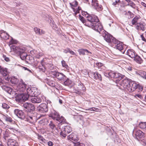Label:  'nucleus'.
I'll return each instance as SVG.
<instances>
[{
	"instance_id": "f257e3e1",
	"label": "nucleus",
	"mask_w": 146,
	"mask_h": 146,
	"mask_svg": "<svg viewBox=\"0 0 146 146\" xmlns=\"http://www.w3.org/2000/svg\"><path fill=\"white\" fill-rule=\"evenodd\" d=\"M96 18H94L88 23H86L87 26L92 28L93 29L101 34V32L104 31L102 25L99 22V20L96 16Z\"/></svg>"
},
{
	"instance_id": "f03ea898",
	"label": "nucleus",
	"mask_w": 146,
	"mask_h": 146,
	"mask_svg": "<svg viewBox=\"0 0 146 146\" xmlns=\"http://www.w3.org/2000/svg\"><path fill=\"white\" fill-rule=\"evenodd\" d=\"M49 116L57 121V125L59 129L60 128L61 126L66 123L64 118L62 116H60L58 113L55 111L52 112L49 115Z\"/></svg>"
},
{
	"instance_id": "7ed1b4c3",
	"label": "nucleus",
	"mask_w": 146,
	"mask_h": 146,
	"mask_svg": "<svg viewBox=\"0 0 146 146\" xmlns=\"http://www.w3.org/2000/svg\"><path fill=\"white\" fill-rule=\"evenodd\" d=\"M11 49L15 53L19 55L22 60L26 59L28 55L25 52V48L13 46L11 47Z\"/></svg>"
},
{
	"instance_id": "20e7f679",
	"label": "nucleus",
	"mask_w": 146,
	"mask_h": 146,
	"mask_svg": "<svg viewBox=\"0 0 146 146\" xmlns=\"http://www.w3.org/2000/svg\"><path fill=\"white\" fill-rule=\"evenodd\" d=\"M102 34V36L104 37V39L108 42L111 43L112 44L114 42L115 38L112 36L108 34L106 31L104 30Z\"/></svg>"
},
{
	"instance_id": "39448f33",
	"label": "nucleus",
	"mask_w": 146,
	"mask_h": 146,
	"mask_svg": "<svg viewBox=\"0 0 146 146\" xmlns=\"http://www.w3.org/2000/svg\"><path fill=\"white\" fill-rule=\"evenodd\" d=\"M37 91V89L36 88H27L26 89V91L28 94L27 97H32L38 95L39 94Z\"/></svg>"
},
{
	"instance_id": "423d86ee",
	"label": "nucleus",
	"mask_w": 146,
	"mask_h": 146,
	"mask_svg": "<svg viewBox=\"0 0 146 146\" xmlns=\"http://www.w3.org/2000/svg\"><path fill=\"white\" fill-rule=\"evenodd\" d=\"M77 89L76 90V93L80 95L83 94L86 90V88L83 84L80 82L78 84H76Z\"/></svg>"
},
{
	"instance_id": "0eeeda50",
	"label": "nucleus",
	"mask_w": 146,
	"mask_h": 146,
	"mask_svg": "<svg viewBox=\"0 0 146 146\" xmlns=\"http://www.w3.org/2000/svg\"><path fill=\"white\" fill-rule=\"evenodd\" d=\"M72 131V128L70 126H65L63 127L62 130L60 132V135L65 137L68 134L70 133Z\"/></svg>"
},
{
	"instance_id": "6e6552de",
	"label": "nucleus",
	"mask_w": 146,
	"mask_h": 146,
	"mask_svg": "<svg viewBox=\"0 0 146 146\" xmlns=\"http://www.w3.org/2000/svg\"><path fill=\"white\" fill-rule=\"evenodd\" d=\"M37 111L41 113H44L47 112L48 110V105L42 103L37 107Z\"/></svg>"
},
{
	"instance_id": "1a4fd4ad",
	"label": "nucleus",
	"mask_w": 146,
	"mask_h": 146,
	"mask_svg": "<svg viewBox=\"0 0 146 146\" xmlns=\"http://www.w3.org/2000/svg\"><path fill=\"white\" fill-rule=\"evenodd\" d=\"M23 106L24 110L27 112H31L34 110L35 109V107L33 104L28 103L23 104Z\"/></svg>"
},
{
	"instance_id": "9d476101",
	"label": "nucleus",
	"mask_w": 146,
	"mask_h": 146,
	"mask_svg": "<svg viewBox=\"0 0 146 146\" xmlns=\"http://www.w3.org/2000/svg\"><path fill=\"white\" fill-rule=\"evenodd\" d=\"M138 85L133 81H130L128 86L127 88V90L129 92H132L134 91L137 88Z\"/></svg>"
},
{
	"instance_id": "9b49d317",
	"label": "nucleus",
	"mask_w": 146,
	"mask_h": 146,
	"mask_svg": "<svg viewBox=\"0 0 146 146\" xmlns=\"http://www.w3.org/2000/svg\"><path fill=\"white\" fill-rule=\"evenodd\" d=\"M29 100L27 95H25L23 94H18L16 98V101L18 102H22Z\"/></svg>"
},
{
	"instance_id": "f8f14e48",
	"label": "nucleus",
	"mask_w": 146,
	"mask_h": 146,
	"mask_svg": "<svg viewBox=\"0 0 146 146\" xmlns=\"http://www.w3.org/2000/svg\"><path fill=\"white\" fill-rule=\"evenodd\" d=\"M14 112L15 115L21 119L24 120L25 119V114L22 111L18 109H15L14 110Z\"/></svg>"
},
{
	"instance_id": "ddd939ff",
	"label": "nucleus",
	"mask_w": 146,
	"mask_h": 146,
	"mask_svg": "<svg viewBox=\"0 0 146 146\" xmlns=\"http://www.w3.org/2000/svg\"><path fill=\"white\" fill-rule=\"evenodd\" d=\"M29 100L31 101L33 103H39L42 102V99L41 97L35 96L32 97H29Z\"/></svg>"
},
{
	"instance_id": "4468645a",
	"label": "nucleus",
	"mask_w": 146,
	"mask_h": 146,
	"mask_svg": "<svg viewBox=\"0 0 146 146\" xmlns=\"http://www.w3.org/2000/svg\"><path fill=\"white\" fill-rule=\"evenodd\" d=\"M111 78L116 79L115 80L116 81H120L123 77L124 76H123L121 74L118 73H115L112 71V73L111 74Z\"/></svg>"
},
{
	"instance_id": "2eb2a0df",
	"label": "nucleus",
	"mask_w": 146,
	"mask_h": 146,
	"mask_svg": "<svg viewBox=\"0 0 146 146\" xmlns=\"http://www.w3.org/2000/svg\"><path fill=\"white\" fill-rule=\"evenodd\" d=\"M26 84L22 82L20 83L17 87V89L20 92H23L26 90Z\"/></svg>"
},
{
	"instance_id": "dca6fc26",
	"label": "nucleus",
	"mask_w": 146,
	"mask_h": 146,
	"mask_svg": "<svg viewBox=\"0 0 146 146\" xmlns=\"http://www.w3.org/2000/svg\"><path fill=\"white\" fill-rule=\"evenodd\" d=\"M130 82V81L128 79H125L122 80L120 82V84L124 88L127 90Z\"/></svg>"
},
{
	"instance_id": "f3484780",
	"label": "nucleus",
	"mask_w": 146,
	"mask_h": 146,
	"mask_svg": "<svg viewBox=\"0 0 146 146\" xmlns=\"http://www.w3.org/2000/svg\"><path fill=\"white\" fill-rule=\"evenodd\" d=\"M92 5L98 11H100L102 9V5H99L97 0H92Z\"/></svg>"
},
{
	"instance_id": "a211bd4d",
	"label": "nucleus",
	"mask_w": 146,
	"mask_h": 146,
	"mask_svg": "<svg viewBox=\"0 0 146 146\" xmlns=\"http://www.w3.org/2000/svg\"><path fill=\"white\" fill-rule=\"evenodd\" d=\"M112 44H116L115 46L116 48L118 50L121 51L123 49V43L116 39L114 40V42Z\"/></svg>"
},
{
	"instance_id": "6ab92c4d",
	"label": "nucleus",
	"mask_w": 146,
	"mask_h": 146,
	"mask_svg": "<svg viewBox=\"0 0 146 146\" xmlns=\"http://www.w3.org/2000/svg\"><path fill=\"white\" fill-rule=\"evenodd\" d=\"M30 52L32 55L37 58H39L43 55V53L38 52L37 51L35 50L31 51Z\"/></svg>"
},
{
	"instance_id": "aec40b11",
	"label": "nucleus",
	"mask_w": 146,
	"mask_h": 146,
	"mask_svg": "<svg viewBox=\"0 0 146 146\" xmlns=\"http://www.w3.org/2000/svg\"><path fill=\"white\" fill-rule=\"evenodd\" d=\"M68 139L77 142L79 139L77 135L74 133H72L67 137Z\"/></svg>"
},
{
	"instance_id": "412c9836",
	"label": "nucleus",
	"mask_w": 146,
	"mask_h": 146,
	"mask_svg": "<svg viewBox=\"0 0 146 146\" xmlns=\"http://www.w3.org/2000/svg\"><path fill=\"white\" fill-rule=\"evenodd\" d=\"M144 133L139 130L136 129L135 132V137L137 140L142 138L144 136Z\"/></svg>"
},
{
	"instance_id": "4be33fe9",
	"label": "nucleus",
	"mask_w": 146,
	"mask_h": 146,
	"mask_svg": "<svg viewBox=\"0 0 146 146\" xmlns=\"http://www.w3.org/2000/svg\"><path fill=\"white\" fill-rule=\"evenodd\" d=\"M25 119H26L25 120L31 123H33L36 121L37 119L36 118L35 116L32 115H27V116H26Z\"/></svg>"
},
{
	"instance_id": "5701e85b",
	"label": "nucleus",
	"mask_w": 146,
	"mask_h": 146,
	"mask_svg": "<svg viewBox=\"0 0 146 146\" xmlns=\"http://www.w3.org/2000/svg\"><path fill=\"white\" fill-rule=\"evenodd\" d=\"M83 15L87 18V20L89 21V22L92 21L93 19L96 18V16L93 15H90L87 12H84L83 13Z\"/></svg>"
},
{
	"instance_id": "b1692460",
	"label": "nucleus",
	"mask_w": 146,
	"mask_h": 146,
	"mask_svg": "<svg viewBox=\"0 0 146 146\" xmlns=\"http://www.w3.org/2000/svg\"><path fill=\"white\" fill-rule=\"evenodd\" d=\"M145 26V24L144 23H137L136 27V28L137 30L144 31H145L146 29Z\"/></svg>"
},
{
	"instance_id": "393cba45",
	"label": "nucleus",
	"mask_w": 146,
	"mask_h": 146,
	"mask_svg": "<svg viewBox=\"0 0 146 146\" xmlns=\"http://www.w3.org/2000/svg\"><path fill=\"white\" fill-rule=\"evenodd\" d=\"M7 145L8 146H19L18 144L15 140L11 139L8 140Z\"/></svg>"
},
{
	"instance_id": "a878e982",
	"label": "nucleus",
	"mask_w": 146,
	"mask_h": 146,
	"mask_svg": "<svg viewBox=\"0 0 146 146\" xmlns=\"http://www.w3.org/2000/svg\"><path fill=\"white\" fill-rule=\"evenodd\" d=\"M9 35L5 31L3 30L0 31V37L4 39H8L9 37Z\"/></svg>"
},
{
	"instance_id": "bb28decb",
	"label": "nucleus",
	"mask_w": 146,
	"mask_h": 146,
	"mask_svg": "<svg viewBox=\"0 0 146 146\" xmlns=\"http://www.w3.org/2000/svg\"><path fill=\"white\" fill-rule=\"evenodd\" d=\"M126 53L127 54L132 58H134L136 54L134 50L131 49L128 50Z\"/></svg>"
},
{
	"instance_id": "cd10ccee",
	"label": "nucleus",
	"mask_w": 146,
	"mask_h": 146,
	"mask_svg": "<svg viewBox=\"0 0 146 146\" xmlns=\"http://www.w3.org/2000/svg\"><path fill=\"white\" fill-rule=\"evenodd\" d=\"M26 61L29 63L34 64L36 65L37 64L34 62V58L28 55L27 56V58L26 59Z\"/></svg>"
},
{
	"instance_id": "c85d7f7f",
	"label": "nucleus",
	"mask_w": 146,
	"mask_h": 146,
	"mask_svg": "<svg viewBox=\"0 0 146 146\" xmlns=\"http://www.w3.org/2000/svg\"><path fill=\"white\" fill-rule=\"evenodd\" d=\"M56 78L58 80L63 81L66 80V77L63 73L59 72Z\"/></svg>"
},
{
	"instance_id": "c756f323",
	"label": "nucleus",
	"mask_w": 146,
	"mask_h": 146,
	"mask_svg": "<svg viewBox=\"0 0 146 146\" xmlns=\"http://www.w3.org/2000/svg\"><path fill=\"white\" fill-rule=\"evenodd\" d=\"M3 90L7 92L9 94H11L13 93L12 89L8 86H4L2 87Z\"/></svg>"
},
{
	"instance_id": "7c9ffc66",
	"label": "nucleus",
	"mask_w": 146,
	"mask_h": 146,
	"mask_svg": "<svg viewBox=\"0 0 146 146\" xmlns=\"http://www.w3.org/2000/svg\"><path fill=\"white\" fill-rule=\"evenodd\" d=\"M78 51L80 55H84L86 54V53L91 54V52L88 50H87L83 48L79 49Z\"/></svg>"
},
{
	"instance_id": "2f4dec72",
	"label": "nucleus",
	"mask_w": 146,
	"mask_h": 146,
	"mask_svg": "<svg viewBox=\"0 0 146 146\" xmlns=\"http://www.w3.org/2000/svg\"><path fill=\"white\" fill-rule=\"evenodd\" d=\"M141 18V17L139 16H136L131 21V23L132 25H137V22L139 21Z\"/></svg>"
},
{
	"instance_id": "473e14b6",
	"label": "nucleus",
	"mask_w": 146,
	"mask_h": 146,
	"mask_svg": "<svg viewBox=\"0 0 146 146\" xmlns=\"http://www.w3.org/2000/svg\"><path fill=\"white\" fill-rule=\"evenodd\" d=\"M3 117L5 120L7 122L10 123H12L13 121L12 118L7 115H4Z\"/></svg>"
},
{
	"instance_id": "72a5a7b5",
	"label": "nucleus",
	"mask_w": 146,
	"mask_h": 146,
	"mask_svg": "<svg viewBox=\"0 0 146 146\" xmlns=\"http://www.w3.org/2000/svg\"><path fill=\"white\" fill-rule=\"evenodd\" d=\"M93 75L94 79L101 80L102 77L101 75L98 72H97L93 73Z\"/></svg>"
},
{
	"instance_id": "f704fd0d",
	"label": "nucleus",
	"mask_w": 146,
	"mask_h": 146,
	"mask_svg": "<svg viewBox=\"0 0 146 146\" xmlns=\"http://www.w3.org/2000/svg\"><path fill=\"white\" fill-rule=\"evenodd\" d=\"M134 60L137 63L141 64L143 62V60L137 54H136L135 57L133 58Z\"/></svg>"
},
{
	"instance_id": "c9c22d12",
	"label": "nucleus",
	"mask_w": 146,
	"mask_h": 146,
	"mask_svg": "<svg viewBox=\"0 0 146 146\" xmlns=\"http://www.w3.org/2000/svg\"><path fill=\"white\" fill-rule=\"evenodd\" d=\"M0 73L3 76H6L7 74V69L1 67L0 69Z\"/></svg>"
},
{
	"instance_id": "e433bc0d",
	"label": "nucleus",
	"mask_w": 146,
	"mask_h": 146,
	"mask_svg": "<svg viewBox=\"0 0 146 146\" xmlns=\"http://www.w3.org/2000/svg\"><path fill=\"white\" fill-rule=\"evenodd\" d=\"M138 74L143 79L146 80V72L141 71L139 72Z\"/></svg>"
},
{
	"instance_id": "4c0bfd02",
	"label": "nucleus",
	"mask_w": 146,
	"mask_h": 146,
	"mask_svg": "<svg viewBox=\"0 0 146 146\" xmlns=\"http://www.w3.org/2000/svg\"><path fill=\"white\" fill-rule=\"evenodd\" d=\"M79 19L85 25L87 26V25H86V23H88L89 21H88V20L87 21H86L84 18L80 15H79Z\"/></svg>"
},
{
	"instance_id": "58836bf2",
	"label": "nucleus",
	"mask_w": 146,
	"mask_h": 146,
	"mask_svg": "<svg viewBox=\"0 0 146 146\" xmlns=\"http://www.w3.org/2000/svg\"><path fill=\"white\" fill-rule=\"evenodd\" d=\"M139 126L141 129L146 130V122H141L139 124Z\"/></svg>"
},
{
	"instance_id": "ea45409f",
	"label": "nucleus",
	"mask_w": 146,
	"mask_h": 146,
	"mask_svg": "<svg viewBox=\"0 0 146 146\" xmlns=\"http://www.w3.org/2000/svg\"><path fill=\"white\" fill-rule=\"evenodd\" d=\"M127 6H130L134 9H135L136 7L135 4L132 1L129 4H127Z\"/></svg>"
},
{
	"instance_id": "a19ab883",
	"label": "nucleus",
	"mask_w": 146,
	"mask_h": 146,
	"mask_svg": "<svg viewBox=\"0 0 146 146\" xmlns=\"http://www.w3.org/2000/svg\"><path fill=\"white\" fill-rule=\"evenodd\" d=\"M71 7L73 9V7H76L78 5V3L76 0L74 1L72 3H70Z\"/></svg>"
},
{
	"instance_id": "79ce46f5",
	"label": "nucleus",
	"mask_w": 146,
	"mask_h": 146,
	"mask_svg": "<svg viewBox=\"0 0 146 146\" xmlns=\"http://www.w3.org/2000/svg\"><path fill=\"white\" fill-rule=\"evenodd\" d=\"M10 80L11 82L14 84H16L18 81L15 78H11Z\"/></svg>"
},
{
	"instance_id": "37998d69",
	"label": "nucleus",
	"mask_w": 146,
	"mask_h": 146,
	"mask_svg": "<svg viewBox=\"0 0 146 146\" xmlns=\"http://www.w3.org/2000/svg\"><path fill=\"white\" fill-rule=\"evenodd\" d=\"M61 63L62 66L63 67L66 68L67 69H68L69 68V67L67 64L66 63V62L64 60H63L61 61Z\"/></svg>"
},
{
	"instance_id": "c03bdc74",
	"label": "nucleus",
	"mask_w": 146,
	"mask_h": 146,
	"mask_svg": "<svg viewBox=\"0 0 146 146\" xmlns=\"http://www.w3.org/2000/svg\"><path fill=\"white\" fill-rule=\"evenodd\" d=\"M2 107L3 108L6 110H7L10 108L9 106L7 104L5 103H4L2 104Z\"/></svg>"
},
{
	"instance_id": "a18cd8bd",
	"label": "nucleus",
	"mask_w": 146,
	"mask_h": 146,
	"mask_svg": "<svg viewBox=\"0 0 146 146\" xmlns=\"http://www.w3.org/2000/svg\"><path fill=\"white\" fill-rule=\"evenodd\" d=\"M112 73V71H111L110 72H105L104 74L105 76L107 77H110L111 78V74Z\"/></svg>"
},
{
	"instance_id": "49530a36",
	"label": "nucleus",
	"mask_w": 146,
	"mask_h": 146,
	"mask_svg": "<svg viewBox=\"0 0 146 146\" xmlns=\"http://www.w3.org/2000/svg\"><path fill=\"white\" fill-rule=\"evenodd\" d=\"M49 126L52 129H53L56 127L55 125L52 121H50L49 124Z\"/></svg>"
},
{
	"instance_id": "de8ad7c7",
	"label": "nucleus",
	"mask_w": 146,
	"mask_h": 146,
	"mask_svg": "<svg viewBox=\"0 0 146 146\" xmlns=\"http://www.w3.org/2000/svg\"><path fill=\"white\" fill-rule=\"evenodd\" d=\"M47 84L50 86L52 87L54 86L55 85V82L53 81H48Z\"/></svg>"
},
{
	"instance_id": "09e8293b",
	"label": "nucleus",
	"mask_w": 146,
	"mask_h": 146,
	"mask_svg": "<svg viewBox=\"0 0 146 146\" xmlns=\"http://www.w3.org/2000/svg\"><path fill=\"white\" fill-rule=\"evenodd\" d=\"M40 29L36 27H35L34 28V31L36 33L37 35H38L40 33Z\"/></svg>"
},
{
	"instance_id": "8fccbe9b",
	"label": "nucleus",
	"mask_w": 146,
	"mask_h": 146,
	"mask_svg": "<svg viewBox=\"0 0 146 146\" xmlns=\"http://www.w3.org/2000/svg\"><path fill=\"white\" fill-rule=\"evenodd\" d=\"M43 62H44L43 60H42L40 61V64H41V65L42 66V67H41V66H39V68L40 69L42 70L43 69V68H45V67L44 65Z\"/></svg>"
},
{
	"instance_id": "3c124183",
	"label": "nucleus",
	"mask_w": 146,
	"mask_h": 146,
	"mask_svg": "<svg viewBox=\"0 0 146 146\" xmlns=\"http://www.w3.org/2000/svg\"><path fill=\"white\" fill-rule=\"evenodd\" d=\"M75 146H85V144L82 143H80L79 142L75 143Z\"/></svg>"
},
{
	"instance_id": "603ef678",
	"label": "nucleus",
	"mask_w": 146,
	"mask_h": 146,
	"mask_svg": "<svg viewBox=\"0 0 146 146\" xmlns=\"http://www.w3.org/2000/svg\"><path fill=\"white\" fill-rule=\"evenodd\" d=\"M125 15H129L130 16V17H132L133 16V14L130 11H128L127 12H126Z\"/></svg>"
},
{
	"instance_id": "864d4df0",
	"label": "nucleus",
	"mask_w": 146,
	"mask_h": 146,
	"mask_svg": "<svg viewBox=\"0 0 146 146\" xmlns=\"http://www.w3.org/2000/svg\"><path fill=\"white\" fill-rule=\"evenodd\" d=\"M52 74L54 76H56V77L57 76V75H58V72L56 71H52Z\"/></svg>"
},
{
	"instance_id": "5fc2aeb1",
	"label": "nucleus",
	"mask_w": 146,
	"mask_h": 146,
	"mask_svg": "<svg viewBox=\"0 0 146 146\" xmlns=\"http://www.w3.org/2000/svg\"><path fill=\"white\" fill-rule=\"evenodd\" d=\"M64 83L65 85L68 86L70 84V83L69 81V80L67 79L64 82Z\"/></svg>"
},
{
	"instance_id": "6e6d98bb",
	"label": "nucleus",
	"mask_w": 146,
	"mask_h": 146,
	"mask_svg": "<svg viewBox=\"0 0 146 146\" xmlns=\"http://www.w3.org/2000/svg\"><path fill=\"white\" fill-rule=\"evenodd\" d=\"M97 108H88L87 110H90L91 111H95L97 110Z\"/></svg>"
},
{
	"instance_id": "4d7b16f0",
	"label": "nucleus",
	"mask_w": 146,
	"mask_h": 146,
	"mask_svg": "<svg viewBox=\"0 0 146 146\" xmlns=\"http://www.w3.org/2000/svg\"><path fill=\"white\" fill-rule=\"evenodd\" d=\"M10 42L11 44H15L17 43V41L14 40L13 38L11 39Z\"/></svg>"
},
{
	"instance_id": "13d9d810",
	"label": "nucleus",
	"mask_w": 146,
	"mask_h": 146,
	"mask_svg": "<svg viewBox=\"0 0 146 146\" xmlns=\"http://www.w3.org/2000/svg\"><path fill=\"white\" fill-rule=\"evenodd\" d=\"M3 58H4V59L6 62H8L10 61V60H9V58H8L6 57L5 56L3 55Z\"/></svg>"
},
{
	"instance_id": "bf43d9fd",
	"label": "nucleus",
	"mask_w": 146,
	"mask_h": 146,
	"mask_svg": "<svg viewBox=\"0 0 146 146\" xmlns=\"http://www.w3.org/2000/svg\"><path fill=\"white\" fill-rule=\"evenodd\" d=\"M96 65L98 66V67H101L103 66L102 64L100 62L96 63Z\"/></svg>"
},
{
	"instance_id": "052dcab7",
	"label": "nucleus",
	"mask_w": 146,
	"mask_h": 146,
	"mask_svg": "<svg viewBox=\"0 0 146 146\" xmlns=\"http://www.w3.org/2000/svg\"><path fill=\"white\" fill-rule=\"evenodd\" d=\"M70 50V49L69 48L66 49L64 50V52L65 53H67L68 52H69Z\"/></svg>"
},
{
	"instance_id": "680f3d73",
	"label": "nucleus",
	"mask_w": 146,
	"mask_h": 146,
	"mask_svg": "<svg viewBox=\"0 0 146 146\" xmlns=\"http://www.w3.org/2000/svg\"><path fill=\"white\" fill-rule=\"evenodd\" d=\"M134 97L136 98L138 97L140 98H142V96L140 94H137L134 96Z\"/></svg>"
},
{
	"instance_id": "e2e57ef3",
	"label": "nucleus",
	"mask_w": 146,
	"mask_h": 146,
	"mask_svg": "<svg viewBox=\"0 0 146 146\" xmlns=\"http://www.w3.org/2000/svg\"><path fill=\"white\" fill-rule=\"evenodd\" d=\"M22 68L25 70H27V71H29L30 72H31V71L30 70H29L28 68L26 67H23Z\"/></svg>"
},
{
	"instance_id": "0e129e2a",
	"label": "nucleus",
	"mask_w": 146,
	"mask_h": 146,
	"mask_svg": "<svg viewBox=\"0 0 146 146\" xmlns=\"http://www.w3.org/2000/svg\"><path fill=\"white\" fill-rule=\"evenodd\" d=\"M81 8L80 7H78V9L76 11V12H75V14L76 15L77 13H79V11L81 9Z\"/></svg>"
},
{
	"instance_id": "69168bd1",
	"label": "nucleus",
	"mask_w": 146,
	"mask_h": 146,
	"mask_svg": "<svg viewBox=\"0 0 146 146\" xmlns=\"http://www.w3.org/2000/svg\"><path fill=\"white\" fill-rule=\"evenodd\" d=\"M48 145L49 146H52L53 145V143L52 142L49 141L48 142Z\"/></svg>"
},
{
	"instance_id": "338daca9",
	"label": "nucleus",
	"mask_w": 146,
	"mask_h": 146,
	"mask_svg": "<svg viewBox=\"0 0 146 146\" xmlns=\"http://www.w3.org/2000/svg\"><path fill=\"white\" fill-rule=\"evenodd\" d=\"M69 52L71 54L76 55L75 53H74L73 51L72 50H71L70 49V50Z\"/></svg>"
},
{
	"instance_id": "774afa93",
	"label": "nucleus",
	"mask_w": 146,
	"mask_h": 146,
	"mask_svg": "<svg viewBox=\"0 0 146 146\" xmlns=\"http://www.w3.org/2000/svg\"><path fill=\"white\" fill-rule=\"evenodd\" d=\"M141 37L142 38V40L146 42V40L145 39V38L144 37L143 35H141Z\"/></svg>"
}]
</instances>
